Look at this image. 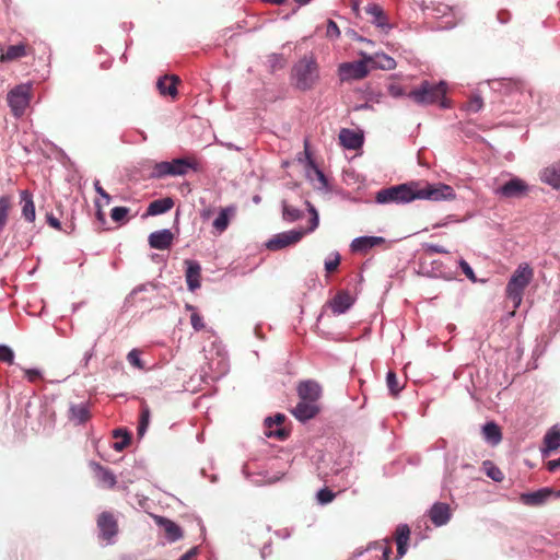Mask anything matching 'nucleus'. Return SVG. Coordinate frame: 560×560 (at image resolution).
I'll return each mask as SVG.
<instances>
[{
  "instance_id": "1",
  "label": "nucleus",
  "mask_w": 560,
  "mask_h": 560,
  "mask_svg": "<svg viewBox=\"0 0 560 560\" xmlns=\"http://www.w3.org/2000/svg\"><path fill=\"white\" fill-rule=\"evenodd\" d=\"M455 197V191L450 185L410 182L381 189L376 192L375 200L377 203H405L416 199L453 200Z\"/></svg>"
},
{
  "instance_id": "2",
  "label": "nucleus",
  "mask_w": 560,
  "mask_h": 560,
  "mask_svg": "<svg viewBox=\"0 0 560 560\" xmlns=\"http://www.w3.org/2000/svg\"><path fill=\"white\" fill-rule=\"evenodd\" d=\"M292 85L302 92L313 90L320 80L319 65L313 54L304 55L292 67Z\"/></svg>"
},
{
  "instance_id": "3",
  "label": "nucleus",
  "mask_w": 560,
  "mask_h": 560,
  "mask_svg": "<svg viewBox=\"0 0 560 560\" xmlns=\"http://www.w3.org/2000/svg\"><path fill=\"white\" fill-rule=\"evenodd\" d=\"M446 84L441 81L439 83L424 80L420 85L408 93V97L418 105H432L440 103L442 107H447L445 102Z\"/></svg>"
},
{
  "instance_id": "4",
  "label": "nucleus",
  "mask_w": 560,
  "mask_h": 560,
  "mask_svg": "<svg viewBox=\"0 0 560 560\" xmlns=\"http://www.w3.org/2000/svg\"><path fill=\"white\" fill-rule=\"evenodd\" d=\"M533 278L534 269L527 262L520 264L513 272L506 284L505 294L512 301L514 308L521 305L524 291Z\"/></svg>"
},
{
  "instance_id": "5",
  "label": "nucleus",
  "mask_w": 560,
  "mask_h": 560,
  "mask_svg": "<svg viewBox=\"0 0 560 560\" xmlns=\"http://www.w3.org/2000/svg\"><path fill=\"white\" fill-rule=\"evenodd\" d=\"M32 97V85L20 84L12 89L8 95L7 101L15 117H21L30 105Z\"/></svg>"
},
{
  "instance_id": "6",
  "label": "nucleus",
  "mask_w": 560,
  "mask_h": 560,
  "mask_svg": "<svg viewBox=\"0 0 560 560\" xmlns=\"http://www.w3.org/2000/svg\"><path fill=\"white\" fill-rule=\"evenodd\" d=\"M363 57V60L339 65L338 75L341 81L361 80L369 74L368 63L373 61V57L366 55Z\"/></svg>"
},
{
  "instance_id": "7",
  "label": "nucleus",
  "mask_w": 560,
  "mask_h": 560,
  "mask_svg": "<svg viewBox=\"0 0 560 560\" xmlns=\"http://www.w3.org/2000/svg\"><path fill=\"white\" fill-rule=\"evenodd\" d=\"M96 525L100 532V538L108 544L113 542V539L119 532L118 521L115 514L108 511L102 512L97 516Z\"/></svg>"
},
{
  "instance_id": "8",
  "label": "nucleus",
  "mask_w": 560,
  "mask_h": 560,
  "mask_svg": "<svg viewBox=\"0 0 560 560\" xmlns=\"http://www.w3.org/2000/svg\"><path fill=\"white\" fill-rule=\"evenodd\" d=\"M528 192V185L521 178H512L494 189V194L503 198H522Z\"/></svg>"
},
{
  "instance_id": "9",
  "label": "nucleus",
  "mask_w": 560,
  "mask_h": 560,
  "mask_svg": "<svg viewBox=\"0 0 560 560\" xmlns=\"http://www.w3.org/2000/svg\"><path fill=\"white\" fill-rule=\"evenodd\" d=\"M304 234V230H292L279 233L268 241L267 248L270 250L282 249L300 242Z\"/></svg>"
},
{
  "instance_id": "10",
  "label": "nucleus",
  "mask_w": 560,
  "mask_h": 560,
  "mask_svg": "<svg viewBox=\"0 0 560 560\" xmlns=\"http://www.w3.org/2000/svg\"><path fill=\"white\" fill-rule=\"evenodd\" d=\"M285 416L282 413H277L273 418L269 417L265 420L266 432L265 434L268 438H275L277 440L283 441L285 440L290 431L285 428L281 427L284 422Z\"/></svg>"
},
{
  "instance_id": "11",
  "label": "nucleus",
  "mask_w": 560,
  "mask_h": 560,
  "mask_svg": "<svg viewBox=\"0 0 560 560\" xmlns=\"http://www.w3.org/2000/svg\"><path fill=\"white\" fill-rule=\"evenodd\" d=\"M296 392H298V396L300 399L311 400L314 402H317L322 396L320 385L313 380H307V381L301 382L298 385Z\"/></svg>"
},
{
  "instance_id": "12",
  "label": "nucleus",
  "mask_w": 560,
  "mask_h": 560,
  "mask_svg": "<svg viewBox=\"0 0 560 560\" xmlns=\"http://www.w3.org/2000/svg\"><path fill=\"white\" fill-rule=\"evenodd\" d=\"M292 415L300 421L305 422L316 417L319 412L317 402L300 399L299 404L291 410Z\"/></svg>"
},
{
  "instance_id": "13",
  "label": "nucleus",
  "mask_w": 560,
  "mask_h": 560,
  "mask_svg": "<svg viewBox=\"0 0 560 560\" xmlns=\"http://www.w3.org/2000/svg\"><path fill=\"white\" fill-rule=\"evenodd\" d=\"M553 494L552 489L541 488L534 492L522 493L520 500L528 506H540Z\"/></svg>"
},
{
  "instance_id": "14",
  "label": "nucleus",
  "mask_w": 560,
  "mask_h": 560,
  "mask_svg": "<svg viewBox=\"0 0 560 560\" xmlns=\"http://www.w3.org/2000/svg\"><path fill=\"white\" fill-rule=\"evenodd\" d=\"M186 268V282L190 291H195L200 288L201 282V267L199 262L195 260H185Z\"/></svg>"
},
{
  "instance_id": "15",
  "label": "nucleus",
  "mask_w": 560,
  "mask_h": 560,
  "mask_svg": "<svg viewBox=\"0 0 560 560\" xmlns=\"http://www.w3.org/2000/svg\"><path fill=\"white\" fill-rule=\"evenodd\" d=\"M429 516L435 526L445 525L451 518V510L448 504L436 502L429 511Z\"/></svg>"
},
{
  "instance_id": "16",
  "label": "nucleus",
  "mask_w": 560,
  "mask_h": 560,
  "mask_svg": "<svg viewBox=\"0 0 560 560\" xmlns=\"http://www.w3.org/2000/svg\"><path fill=\"white\" fill-rule=\"evenodd\" d=\"M174 235L170 230H161L150 234L149 244L152 248L164 250L171 247Z\"/></svg>"
},
{
  "instance_id": "17",
  "label": "nucleus",
  "mask_w": 560,
  "mask_h": 560,
  "mask_svg": "<svg viewBox=\"0 0 560 560\" xmlns=\"http://www.w3.org/2000/svg\"><path fill=\"white\" fill-rule=\"evenodd\" d=\"M365 12L371 15L372 23L375 24L383 32L387 33L390 30V24L384 10L376 3H371L365 8Z\"/></svg>"
},
{
  "instance_id": "18",
  "label": "nucleus",
  "mask_w": 560,
  "mask_h": 560,
  "mask_svg": "<svg viewBox=\"0 0 560 560\" xmlns=\"http://www.w3.org/2000/svg\"><path fill=\"white\" fill-rule=\"evenodd\" d=\"M385 243V238L381 236H361L354 238L351 243V249L355 253H368L369 249L374 246L381 245Z\"/></svg>"
},
{
  "instance_id": "19",
  "label": "nucleus",
  "mask_w": 560,
  "mask_h": 560,
  "mask_svg": "<svg viewBox=\"0 0 560 560\" xmlns=\"http://www.w3.org/2000/svg\"><path fill=\"white\" fill-rule=\"evenodd\" d=\"M410 539V528L407 524H400L395 530V541L397 545V559L402 558L408 549Z\"/></svg>"
},
{
  "instance_id": "20",
  "label": "nucleus",
  "mask_w": 560,
  "mask_h": 560,
  "mask_svg": "<svg viewBox=\"0 0 560 560\" xmlns=\"http://www.w3.org/2000/svg\"><path fill=\"white\" fill-rule=\"evenodd\" d=\"M560 448V428L551 427L544 436V447L541 450L544 456H549L551 452Z\"/></svg>"
},
{
  "instance_id": "21",
  "label": "nucleus",
  "mask_w": 560,
  "mask_h": 560,
  "mask_svg": "<svg viewBox=\"0 0 560 560\" xmlns=\"http://www.w3.org/2000/svg\"><path fill=\"white\" fill-rule=\"evenodd\" d=\"M32 48L24 44L11 45L7 48L5 51H2L0 55L1 62H9L21 59L30 54Z\"/></svg>"
},
{
  "instance_id": "22",
  "label": "nucleus",
  "mask_w": 560,
  "mask_h": 560,
  "mask_svg": "<svg viewBox=\"0 0 560 560\" xmlns=\"http://www.w3.org/2000/svg\"><path fill=\"white\" fill-rule=\"evenodd\" d=\"M339 141L341 145L345 147L346 149L357 150L362 145L363 138L354 130L343 128L340 130Z\"/></svg>"
},
{
  "instance_id": "23",
  "label": "nucleus",
  "mask_w": 560,
  "mask_h": 560,
  "mask_svg": "<svg viewBox=\"0 0 560 560\" xmlns=\"http://www.w3.org/2000/svg\"><path fill=\"white\" fill-rule=\"evenodd\" d=\"M171 176L186 175L190 170H197V162L194 159H175L170 162Z\"/></svg>"
},
{
  "instance_id": "24",
  "label": "nucleus",
  "mask_w": 560,
  "mask_h": 560,
  "mask_svg": "<svg viewBox=\"0 0 560 560\" xmlns=\"http://www.w3.org/2000/svg\"><path fill=\"white\" fill-rule=\"evenodd\" d=\"M155 522L159 526L163 527L165 535L170 541H176L183 537V532L180 527L173 521L163 516H156Z\"/></svg>"
},
{
  "instance_id": "25",
  "label": "nucleus",
  "mask_w": 560,
  "mask_h": 560,
  "mask_svg": "<svg viewBox=\"0 0 560 560\" xmlns=\"http://www.w3.org/2000/svg\"><path fill=\"white\" fill-rule=\"evenodd\" d=\"M352 304V296L346 291H340L330 302V307L334 314L340 315L349 310Z\"/></svg>"
},
{
  "instance_id": "26",
  "label": "nucleus",
  "mask_w": 560,
  "mask_h": 560,
  "mask_svg": "<svg viewBox=\"0 0 560 560\" xmlns=\"http://www.w3.org/2000/svg\"><path fill=\"white\" fill-rule=\"evenodd\" d=\"M178 82L179 79L176 75H164L158 80L156 88L162 95L175 97Z\"/></svg>"
},
{
  "instance_id": "27",
  "label": "nucleus",
  "mask_w": 560,
  "mask_h": 560,
  "mask_svg": "<svg viewBox=\"0 0 560 560\" xmlns=\"http://www.w3.org/2000/svg\"><path fill=\"white\" fill-rule=\"evenodd\" d=\"M21 202L23 203L22 207V215L24 219L28 222H34L36 214H35V205L33 201V196L28 190H22L20 192Z\"/></svg>"
},
{
  "instance_id": "28",
  "label": "nucleus",
  "mask_w": 560,
  "mask_h": 560,
  "mask_svg": "<svg viewBox=\"0 0 560 560\" xmlns=\"http://www.w3.org/2000/svg\"><path fill=\"white\" fill-rule=\"evenodd\" d=\"M482 435H483L485 440L492 445L499 444L502 440L501 429L493 421L487 422L482 427Z\"/></svg>"
},
{
  "instance_id": "29",
  "label": "nucleus",
  "mask_w": 560,
  "mask_h": 560,
  "mask_svg": "<svg viewBox=\"0 0 560 560\" xmlns=\"http://www.w3.org/2000/svg\"><path fill=\"white\" fill-rule=\"evenodd\" d=\"M541 180L553 188H560V163L546 167L541 172Z\"/></svg>"
},
{
  "instance_id": "30",
  "label": "nucleus",
  "mask_w": 560,
  "mask_h": 560,
  "mask_svg": "<svg viewBox=\"0 0 560 560\" xmlns=\"http://www.w3.org/2000/svg\"><path fill=\"white\" fill-rule=\"evenodd\" d=\"M174 206L172 198H163L152 201L147 210L148 215H158L170 211Z\"/></svg>"
},
{
  "instance_id": "31",
  "label": "nucleus",
  "mask_w": 560,
  "mask_h": 560,
  "mask_svg": "<svg viewBox=\"0 0 560 560\" xmlns=\"http://www.w3.org/2000/svg\"><path fill=\"white\" fill-rule=\"evenodd\" d=\"M95 468H96V476H97L100 482L102 483V486L105 488H108V489L114 488L117 482L115 475L109 469H107L98 464L95 465Z\"/></svg>"
},
{
  "instance_id": "32",
  "label": "nucleus",
  "mask_w": 560,
  "mask_h": 560,
  "mask_svg": "<svg viewBox=\"0 0 560 560\" xmlns=\"http://www.w3.org/2000/svg\"><path fill=\"white\" fill-rule=\"evenodd\" d=\"M12 209V198L10 196H2L0 197V233L5 228L8 220H9V213Z\"/></svg>"
},
{
  "instance_id": "33",
  "label": "nucleus",
  "mask_w": 560,
  "mask_h": 560,
  "mask_svg": "<svg viewBox=\"0 0 560 560\" xmlns=\"http://www.w3.org/2000/svg\"><path fill=\"white\" fill-rule=\"evenodd\" d=\"M70 413V418L77 421L78 424H82L90 419V410L83 404L71 406Z\"/></svg>"
},
{
  "instance_id": "34",
  "label": "nucleus",
  "mask_w": 560,
  "mask_h": 560,
  "mask_svg": "<svg viewBox=\"0 0 560 560\" xmlns=\"http://www.w3.org/2000/svg\"><path fill=\"white\" fill-rule=\"evenodd\" d=\"M498 90L504 93H512L513 91H521L523 89V82L514 79H502L498 82Z\"/></svg>"
},
{
  "instance_id": "35",
  "label": "nucleus",
  "mask_w": 560,
  "mask_h": 560,
  "mask_svg": "<svg viewBox=\"0 0 560 560\" xmlns=\"http://www.w3.org/2000/svg\"><path fill=\"white\" fill-rule=\"evenodd\" d=\"M230 224V215L228 209H221L218 218L213 221V228L217 233L224 232Z\"/></svg>"
},
{
  "instance_id": "36",
  "label": "nucleus",
  "mask_w": 560,
  "mask_h": 560,
  "mask_svg": "<svg viewBox=\"0 0 560 560\" xmlns=\"http://www.w3.org/2000/svg\"><path fill=\"white\" fill-rule=\"evenodd\" d=\"M302 211L290 206L287 201L282 202V217L285 221L294 222L302 218Z\"/></svg>"
},
{
  "instance_id": "37",
  "label": "nucleus",
  "mask_w": 560,
  "mask_h": 560,
  "mask_svg": "<svg viewBox=\"0 0 560 560\" xmlns=\"http://www.w3.org/2000/svg\"><path fill=\"white\" fill-rule=\"evenodd\" d=\"M150 422V409L148 406H143L141 409L140 421L138 424L137 433L139 438H142L149 427Z\"/></svg>"
},
{
  "instance_id": "38",
  "label": "nucleus",
  "mask_w": 560,
  "mask_h": 560,
  "mask_svg": "<svg viewBox=\"0 0 560 560\" xmlns=\"http://www.w3.org/2000/svg\"><path fill=\"white\" fill-rule=\"evenodd\" d=\"M372 62L385 70H392L396 67L395 59L385 54L376 55L375 57H373Z\"/></svg>"
},
{
  "instance_id": "39",
  "label": "nucleus",
  "mask_w": 560,
  "mask_h": 560,
  "mask_svg": "<svg viewBox=\"0 0 560 560\" xmlns=\"http://www.w3.org/2000/svg\"><path fill=\"white\" fill-rule=\"evenodd\" d=\"M386 383H387V387L393 396H396L402 388L399 385L396 373L393 371H389L387 373Z\"/></svg>"
},
{
  "instance_id": "40",
  "label": "nucleus",
  "mask_w": 560,
  "mask_h": 560,
  "mask_svg": "<svg viewBox=\"0 0 560 560\" xmlns=\"http://www.w3.org/2000/svg\"><path fill=\"white\" fill-rule=\"evenodd\" d=\"M171 176V165L170 162L164 161L156 163L153 167L152 176L156 178H161L164 176Z\"/></svg>"
},
{
  "instance_id": "41",
  "label": "nucleus",
  "mask_w": 560,
  "mask_h": 560,
  "mask_svg": "<svg viewBox=\"0 0 560 560\" xmlns=\"http://www.w3.org/2000/svg\"><path fill=\"white\" fill-rule=\"evenodd\" d=\"M114 436L122 438V442H116L114 443V450L116 451H122L129 443H130V435L127 432H121L120 429H117L114 431Z\"/></svg>"
},
{
  "instance_id": "42",
  "label": "nucleus",
  "mask_w": 560,
  "mask_h": 560,
  "mask_svg": "<svg viewBox=\"0 0 560 560\" xmlns=\"http://www.w3.org/2000/svg\"><path fill=\"white\" fill-rule=\"evenodd\" d=\"M140 350L138 349H132L131 351H129V353L127 354V360L128 362L139 369V370H143L144 369V365H143V362L141 361L140 359Z\"/></svg>"
},
{
  "instance_id": "43",
  "label": "nucleus",
  "mask_w": 560,
  "mask_h": 560,
  "mask_svg": "<svg viewBox=\"0 0 560 560\" xmlns=\"http://www.w3.org/2000/svg\"><path fill=\"white\" fill-rule=\"evenodd\" d=\"M483 106V101L479 95H474L466 104V108L470 113H478Z\"/></svg>"
},
{
  "instance_id": "44",
  "label": "nucleus",
  "mask_w": 560,
  "mask_h": 560,
  "mask_svg": "<svg viewBox=\"0 0 560 560\" xmlns=\"http://www.w3.org/2000/svg\"><path fill=\"white\" fill-rule=\"evenodd\" d=\"M0 361L1 362H4V363H8V364H13L14 362V352L13 350L8 347V346H4V345H0Z\"/></svg>"
},
{
  "instance_id": "45",
  "label": "nucleus",
  "mask_w": 560,
  "mask_h": 560,
  "mask_svg": "<svg viewBox=\"0 0 560 560\" xmlns=\"http://www.w3.org/2000/svg\"><path fill=\"white\" fill-rule=\"evenodd\" d=\"M129 213V208L126 207H115L110 211V218L115 222H121L126 219Z\"/></svg>"
},
{
  "instance_id": "46",
  "label": "nucleus",
  "mask_w": 560,
  "mask_h": 560,
  "mask_svg": "<svg viewBox=\"0 0 560 560\" xmlns=\"http://www.w3.org/2000/svg\"><path fill=\"white\" fill-rule=\"evenodd\" d=\"M306 203L308 207V211L312 214V218L310 219L308 229L306 231H304L305 233L313 232L318 226V223H319L318 213H317L316 209L308 201H306Z\"/></svg>"
},
{
  "instance_id": "47",
  "label": "nucleus",
  "mask_w": 560,
  "mask_h": 560,
  "mask_svg": "<svg viewBox=\"0 0 560 560\" xmlns=\"http://www.w3.org/2000/svg\"><path fill=\"white\" fill-rule=\"evenodd\" d=\"M334 498H335V493L331 490H329L328 488L320 489L317 492V500L322 504L330 503L334 500Z\"/></svg>"
},
{
  "instance_id": "48",
  "label": "nucleus",
  "mask_w": 560,
  "mask_h": 560,
  "mask_svg": "<svg viewBox=\"0 0 560 560\" xmlns=\"http://www.w3.org/2000/svg\"><path fill=\"white\" fill-rule=\"evenodd\" d=\"M190 324L196 331H200L205 328L203 318L198 314V312H192L190 314Z\"/></svg>"
},
{
  "instance_id": "49",
  "label": "nucleus",
  "mask_w": 560,
  "mask_h": 560,
  "mask_svg": "<svg viewBox=\"0 0 560 560\" xmlns=\"http://www.w3.org/2000/svg\"><path fill=\"white\" fill-rule=\"evenodd\" d=\"M459 266H460V269H462V271L464 272V275H465L469 280H471L472 282H476V280H477V279H476V275H475V272H474L472 268L469 266V264H468L466 260L462 259V260L459 261Z\"/></svg>"
},
{
  "instance_id": "50",
  "label": "nucleus",
  "mask_w": 560,
  "mask_h": 560,
  "mask_svg": "<svg viewBox=\"0 0 560 560\" xmlns=\"http://www.w3.org/2000/svg\"><path fill=\"white\" fill-rule=\"evenodd\" d=\"M339 264H340V255L338 253H336L332 259H329L325 262V269L327 272H334L337 270Z\"/></svg>"
},
{
  "instance_id": "51",
  "label": "nucleus",
  "mask_w": 560,
  "mask_h": 560,
  "mask_svg": "<svg viewBox=\"0 0 560 560\" xmlns=\"http://www.w3.org/2000/svg\"><path fill=\"white\" fill-rule=\"evenodd\" d=\"M327 35L330 37L331 36L338 37L340 35L338 25L331 20L328 21Z\"/></svg>"
},
{
  "instance_id": "52",
  "label": "nucleus",
  "mask_w": 560,
  "mask_h": 560,
  "mask_svg": "<svg viewBox=\"0 0 560 560\" xmlns=\"http://www.w3.org/2000/svg\"><path fill=\"white\" fill-rule=\"evenodd\" d=\"M95 191L106 200V203H109L112 198L109 194L106 192V190L101 186L100 182L96 180L94 184Z\"/></svg>"
},
{
  "instance_id": "53",
  "label": "nucleus",
  "mask_w": 560,
  "mask_h": 560,
  "mask_svg": "<svg viewBox=\"0 0 560 560\" xmlns=\"http://www.w3.org/2000/svg\"><path fill=\"white\" fill-rule=\"evenodd\" d=\"M199 553L198 547H192L186 553H184L178 560H195Z\"/></svg>"
},
{
  "instance_id": "54",
  "label": "nucleus",
  "mask_w": 560,
  "mask_h": 560,
  "mask_svg": "<svg viewBox=\"0 0 560 560\" xmlns=\"http://www.w3.org/2000/svg\"><path fill=\"white\" fill-rule=\"evenodd\" d=\"M46 221L51 228H54L56 230L61 229L60 221L52 213L46 214Z\"/></svg>"
},
{
  "instance_id": "55",
  "label": "nucleus",
  "mask_w": 560,
  "mask_h": 560,
  "mask_svg": "<svg viewBox=\"0 0 560 560\" xmlns=\"http://www.w3.org/2000/svg\"><path fill=\"white\" fill-rule=\"evenodd\" d=\"M25 375L30 382H35L40 378V372L38 370L30 369L25 371Z\"/></svg>"
},
{
  "instance_id": "56",
  "label": "nucleus",
  "mask_w": 560,
  "mask_h": 560,
  "mask_svg": "<svg viewBox=\"0 0 560 560\" xmlns=\"http://www.w3.org/2000/svg\"><path fill=\"white\" fill-rule=\"evenodd\" d=\"M428 250L431 253H436V254H446L447 253V250L443 246L438 245V244L428 245Z\"/></svg>"
},
{
  "instance_id": "57",
  "label": "nucleus",
  "mask_w": 560,
  "mask_h": 560,
  "mask_svg": "<svg viewBox=\"0 0 560 560\" xmlns=\"http://www.w3.org/2000/svg\"><path fill=\"white\" fill-rule=\"evenodd\" d=\"M560 468V457L558 459L549 460L547 463V469L550 472H555Z\"/></svg>"
},
{
  "instance_id": "58",
  "label": "nucleus",
  "mask_w": 560,
  "mask_h": 560,
  "mask_svg": "<svg viewBox=\"0 0 560 560\" xmlns=\"http://www.w3.org/2000/svg\"><path fill=\"white\" fill-rule=\"evenodd\" d=\"M488 476L495 481L502 480V472L498 468H492L488 471Z\"/></svg>"
},
{
  "instance_id": "59",
  "label": "nucleus",
  "mask_w": 560,
  "mask_h": 560,
  "mask_svg": "<svg viewBox=\"0 0 560 560\" xmlns=\"http://www.w3.org/2000/svg\"><path fill=\"white\" fill-rule=\"evenodd\" d=\"M270 61H272V68L273 69L277 68V67L279 69H281L284 66V60L281 57L276 56V55L271 56Z\"/></svg>"
},
{
  "instance_id": "60",
  "label": "nucleus",
  "mask_w": 560,
  "mask_h": 560,
  "mask_svg": "<svg viewBox=\"0 0 560 560\" xmlns=\"http://www.w3.org/2000/svg\"><path fill=\"white\" fill-rule=\"evenodd\" d=\"M385 547L383 549V557L382 560H389L390 553H392V546L389 540H385Z\"/></svg>"
},
{
  "instance_id": "61",
  "label": "nucleus",
  "mask_w": 560,
  "mask_h": 560,
  "mask_svg": "<svg viewBox=\"0 0 560 560\" xmlns=\"http://www.w3.org/2000/svg\"><path fill=\"white\" fill-rule=\"evenodd\" d=\"M97 207H100L97 205ZM96 219L101 222V224H104L106 222L105 220V214L104 212L101 210V208H98L97 212H96Z\"/></svg>"
},
{
  "instance_id": "62",
  "label": "nucleus",
  "mask_w": 560,
  "mask_h": 560,
  "mask_svg": "<svg viewBox=\"0 0 560 560\" xmlns=\"http://www.w3.org/2000/svg\"><path fill=\"white\" fill-rule=\"evenodd\" d=\"M316 175H317L319 182H322L323 184H326V177L323 174V172H320L319 170H316Z\"/></svg>"
},
{
  "instance_id": "63",
  "label": "nucleus",
  "mask_w": 560,
  "mask_h": 560,
  "mask_svg": "<svg viewBox=\"0 0 560 560\" xmlns=\"http://www.w3.org/2000/svg\"><path fill=\"white\" fill-rule=\"evenodd\" d=\"M185 310L190 312V313L197 312V308L194 305L188 304V303L185 305Z\"/></svg>"
},
{
  "instance_id": "64",
  "label": "nucleus",
  "mask_w": 560,
  "mask_h": 560,
  "mask_svg": "<svg viewBox=\"0 0 560 560\" xmlns=\"http://www.w3.org/2000/svg\"><path fill=\"white\" fill-rule=\"evenodd\" d=\"M390 91L394 96L400 95V89L398 88L396 89L395 86H392Z\"/></svg>"
}]
</instances>
